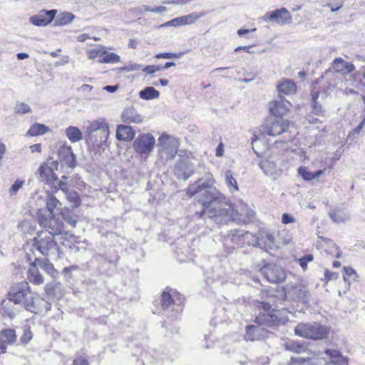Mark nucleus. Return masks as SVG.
I'll list each match as a JSON object with an SVG mask.
<instances>
[{"mask_svg":"<svg viewBox=\"0 0 365 365\" xmlns=\"http://www.w3.org/2000/svg\"><path fill=\"white\" fill-rule=\"evenodd\" d=\"M313 258L314 257L312 255H305L299 259V265L304 270H306L307 268L308 262L312 261Z\"/></svg>","mask_w":365,"mask_h":365,"instance_id":"nucleus-57","label":"nucleus"},{"mask_svg":"<svg viewBox=\"0 0 365 365\" xmlns=\"http://www.w3.org/2000/svg\"><path fill=\"white\" fill-rule=\"evenodd\" d=\"M121 120L127 124L140 123L143 118L138 113V110L133 106L125 108L122 114Z\"/></svg>","mask_w":365,"mask_h":365,"instance_id":"nucleus-26","label":"nucleus"},{"mask_svg":"<svg viewBox=\"0 0 365 365\" xmlns=\"http://www.w3.org/2000/svg\"><path fill=\"white\" fill-rule=\"evenodd\" d=\"M48 130L49 128L46 125L36 123L30 127L27 131V135L30 136H37L43 135L48 132Z\"/></svg>","mask_w":365,"mask_h":365,"instance_id":"nucleus-38","label":"nucleus"},{"mask_svg":"<svg viewBox=\"0 0 365 365\" xmlns=\"http://www.w3.org/2000/svg\"><path fill=\"white\" fill-rule=\"evenodd\" d=\"M256 31V29H240L237 31V35L240 37L250 38L251 35Z\"/></svg>","mask_w":365,"mask_h":365,"instance_id":"nucleus-59","label":"nucleus"},{"mask_svg":"<svg viewBox=\"0 0 365 365\" xmlns=\"http://www.w3.org/2000/svg\"><path fill=\"white\" fill-rule=\"evenodd\" d=\"M135 135V130L130 125H118L116 130V138L120 141H131Z\"/></svg>","mask_w":365,"mask_h":365,"instance_id":"nucleus-28","label":"nucleus"},{"mask_svg":"<svg viewBox=\"0 0 365 365\" xmlns=\"http://www.w3.org/2000/svg\"><path fill=\"white\" fill-rule=\"evenodd\" d=\"M142 68V65L132 63L128 65L120 67L119 68L120 72H131L135 71H140Z\"/></svg>","mask_w":365,"mask_h":365,"instance_id":"nucleus-53","label":"nucleus"},{"mask_svg":"<svg viewBox=\"0 0 365 365\" xmlns=\"http://www.w3.org/2000/svg\"><path fill=\"white\" fill-rule=\"evenodd\" d=\"M161 308L163 310H169L171 308V312L173 314L171 317L176 318L183 309L184 307V297L175 289L168 288L165 290L161 295Z\"/></svg>","mask_w":365,"mask_h":365,"instance_id":"nucleus-9","label":"nucleus"},{"mask_svg":"<svg viewBox=\"0 0 365 365\" xmlns=\"http://www.w3.org/2000/svg\"><path fill=\"white\" fill-rule=\"evenodd\" d=\"M298 173L306 181H310L314 179V173L309 172L304 167H299L298 169Z\"/></svg>","mask_w":365,"mask_h":365,"instance_id":"nucleus-51","label":"nucleus"},{"mask_svg":"<svg viewBox=\"0 0 365 365\" xmlns=\"http://www.w3.org/2000/svg\"><path fill=\"white\" fill-rule=\"evenodd\" d=\"M46 205L47 215H53L54 209L58 208L61 202L53 194L49 193L46 199Z\"/></svg>","mask_w":365,"mask_h":365,"instance_id":"nucleus-39","label":"nucleus"},{"mask_svg":"<svg viewBox=\"0 0 365 365\" xmlns=\"http://www.w3.org/2000/svg\"><path fill=\"white\" fill-rule=\"evenodd\" d=\"M26 258L30 262V267L28 270V279L30 282L34 284H41L43 282V277L40 274L37 260L32 261V257L30 254H26Z\"/></svg>","mask_w":365,"mask_h":365,"instance_id":"nucleus-25","label":"nucleus"},{"mask_svg":"<svg viewBox=\"0 0 365 365\" xmlns=\"http://www.w3.org/2000/svg\"><path fill=\"white\" fill-rule=\"evenodd\" d=\"M68 200L73 204L75 207H78L81 205V199L78 193L76 191H70L66 194Z\"/></svg>","mask_w":365,"mask_h":365,"instance_id":"nucleus-47","label":"nucleus"},{"mask_svg":"<svg viewBox=\"0 0 365 365\" xmlns=\"http://www.w3.org/2000/svg\"><path fill=\"white\" fill-rule=\"evenodd\" d=\"M25 183V180L17 179L14 183L10 187L9 192L11 196L16 195L18 191L23 187Z\"/></svg>","mask_w":365,"mask_h":365,"instance_id":"nucleus-52","label":"nucleus"},{"mask_svg":"<svg viewBox=\"0 0 365 365\" xmlns=\"http://www.w3.org/2000/svg\"><path fill=\"white\" fill-rule=\"evenodd\" d=\"M289 122L283 118L274 117L267 120L263 125V132L269 136H277L287 131Z\"/></svg>","mask_w":365,"mask_h":365,"instance_id":"nucleus-14","label":"nucleus"},{"mask_svg":"<svg viewBox=\"0 0 365 365\" xmlns=\"http://www.w3.org/2000/svg\"><path fill=\"white\" fill-rule=\"evenodd\" d=\"M291 103L282 96L269 103V111L271 114L277 118H283L289 112Z\"/></svg>","mask_w":365,"mask_h":365,"instance_id":"nucleus-18","label":"nucleus"},{"mask_svg":"<svg viewBox=\"0 0 365 365\" xmlns=\"http://www.w3.org/2000/svg\"><path fill=\"white\" fill-rule=\"evenodd\" d=\"M109 126L104 118H98L89 122L86 127V140L93 145L102 146L109 136Z\"/></svg>","mask_w":365,"mask_h":365,"instance_id":"nucleus-7","label":"nucleus"},{"mask_svg":"<svg viewBox=\"0 0 365 365\" xmlns=\"http://www.w3.org/2000/svg\"><path fill=\"white\" fill-rule=\"evenodd\" d=\"M214 183L213 177L210 175L207 182L200 178L187 188V195L190 197L197 195L198 202L202 205L201 211L207 210L220 200H225V197L213 187Z\"/></svg>","mask_w":365,"mask_h":365,"instance_id":"nucleus-2","label":"nucleus"},{"mask_svg":"<svg viewBox=\"0 0 365 365\" xmlns=\"http://www.w3.org/2000/svg\"><path fill=\"white\" fill-rule=\"evenodd\" d=\"M178 247H176L175 251L178 260L182 262L190 259L192 256L195 248L183 239L178 240Z\"/></svg>","mask_w":365,"mask_h":365,"instance_id":"nucleus-23","label":"nucleus"},{"mask_svg":"<svg viewBox=\"0 0 365 365\" xmlns=\"http://www.w3.org/2000/svg\"><path fill=\"white\" fill-rule=\"evenodd\" d=\"M16 304L9 298L3 299L0 304L2 317L9 318V319H14L19 312L15 307Z\"/></svg>","mask_w":365,"mask_h":365,"instance_id":"nucleus-27","label":"nucleus"},{"mask_svg":"<svg viewBox=\"0 0 365 365\" xmlns=\"http://www.w3.org/2000/svg\"><path fill=\"white\" fill-rule=\"evenodd\" d=\"M269 291L266 299L259 302L257 307L262 309V312L256 316L255 322L261 324H266L268 327L279 326L284 324L288 320V314L290 313L287 309H277L278 304H282L287 298L284 291L279 292L277 295Z\"/></svg>","mask_w":365,"mask_h":365,"instance_id":"nucleus-1","label":"nucleus"},{"mask_svg":"<svg viewBox=\"0 0 365 365\" xmlns=\"http://www.w3.org/2000/svg\"><path fill=\"white\" fill-rule=\"evenodd\" d=\"M32 338H33V334H32L30 328L25 327L24 329L23 334L20 338L21 344L26 345L30 342V341L32 339Z\"/></svg>","mask_w":365,"mask_h":365,"instance_id":"nucleus-50","label":"nucleus"},{"mask_svg":"<svg viewBox=\"0 0 365 365\" xmlns=\"http://www.w3.org/2000/svg\"><path fill=\"white\" fill-rule=\"evenodd\" d=\"M202 16V14L192 13L186 16H180L182 24H191L197 19H200Z\"/></svg>","mask_w":365,"mask_h":365,"instance_id":"nucleus-48","label":"nucleus"},{"mask_svg":"<svg viewBox=\"0 0 365 365\" xmlns=\"http://www.w3.org/2000/svg\"><path fill=\"white\" fill-rule=\"evenodd\" d=\"M329 216L336 224L344 223L350 219L349 215L341 209H332L329 211Z\"/></svg>","mask_w":365,"mask_h":365,"instance_id":"nucleus-32","label":"nucleus"},{"mask_svg":"<svg viewBox=\"0 0 365 365\" xmlns=\"http://www.w3.org/2000/svg\"><path fill=\"white\" fill-rule=\"evenodd\" d=\"M293 294L298 301H300L304 304H307L309 302V294L305 289L295 288L293 290Z\"/></svg>","mask_w":365,"mask_h":365,"instance_id":"nucleus-44","label":"nucleus"},{"mask_svg":"<svg viewBox=\"0 0 365 365\" xmlns=\"http://www.w3.org/2000/svg\"><path fill=\"white\" fill-rule=\"evenodd\" d=\"M72 365H88V361L84 357L80 356L73 360Z\"/></svg>","mask_w":365,"mask_h":365,"instance_id":"nucleus-64","label":"nucleus"},{"mask_svg":"<svg viewBox=\"0 0 365 365\" xmlns=\"http://www.w3.org/2000/svg\"><path fill=\"white\" fill-rule=\"evenodd\" d=\"M344 6V2L342 1H337L335 3H327L325 6L329 8L331 12H336L341 9Z\"/></svg>","mask_w":365,"mask_h":365,"instance_id":"nucleus-58","label":"nucleus"},{"mask_svg":"<svg viewBox=\"0 0 365 365\" xmlns=\"http://www.w3.org/2000/svg\"><path fill=\"white\" fill-rule=\"evenodd\" d=\"M264 278L271 283L282 282L286 278L284 269L277 264H267L261 269Z\"/></svg>","mask_w":365,"mask_h":365,"instance_id":"nucleus-17","label":"nucleus"},{"mask_svg":"<svg viewBox=\"0 0 365 365\" xmlns=\"http://www.w3.org/2000/svg\"><path fill=\"white\" fill-rule=\"evenodd\" d=\"M159 96V91L152 86H147L139 93L140 98L144 100L155 99L158 98Z\"/></svg>","mask_w":365,"mask_h":365,"instance_id":"nucleus-37","label":"nucleus"},{"mask_svg":"<svg viewBox=\"0 0 365 365\" xmlns=\"http://www.w3.org/2000/svg\"><path fill=\"white\" fill-rule=\"evenodd\" d=\"M262 19L269 23H275L279 25H285L291 23L292 16L286 8L267 11Z\"/></svg>","mask_w":365,"mask_h":365,"instance_id":"nucleus-16","label":"nucleus"},{"mask_svg":"<svg viewBox=\"0 0 365 365\" xmlns=\"http://www.w3.org/2000/svg\"><path fill=\"white\" fill-rule=\"evenodd\" d=\"M285 349L296 354H301L307 351V346L304 343L291 341L285 344Z\"/></svg>","mask_w":365,"mask_h":365,"instance_id":"nucleus-41","label":"nucleus"},{"mask_svg":"<svg viewBox=\"0 0 365 365\" xmlns=\"http://www.w3.org/2000/svg\"><path fill=\"white\" fill-rule=\"evenodd\" d=\"M158 154L160 159L164 162L173 160L178 153L179 141L177 138L163 134L158 138Z\"/></svg>","mask_w":365,"mask_h":365,"instance_id":"nucleus-11","label":"nucleus"},{"mask_svg":"<svg viewBox=\"0 0 365 365\" xmlns=\"http://www.w3.org/2000/svg\"><path fill=\"white\" fill-rule=\"evenodd\" d=\"M224 274L225 272L222 267L220 266H216L215 267L212 268L210 273H207L205 279L206 283L209 285L214 283L215 284V287L222 285L223 281L221 279Z\"/></svg>","mask_w":365,"mask_h":365,"instance_id":"nucleus-29","label":"nucleus"},{"mask_svg":"<svg viewBox=\"0 0 365 365\" xmlns=\"http://www.w3.org/2000/svg\"><path fill=\"white\" fill-rule=\"evenodd\" d=\"M62 218L72 227H75L77 223V217L73 215H71L68 212H63L61 213Z\"/></svg>","mask_w":365,"mask_h":365,"instance_id":"nucleus-49","label":"nucleus"},{"mask_svg":"<svg viewBox=\"0 0 365 365\" xmlns=\"http://www.w3.org/2000/svg\"><path fill=\"white\" fill-rule=\"evenodd\" d=\"M277 91L279 96L292 94L296 91V85L292 81L285 79L277 84Z\"/></svg>","mask_w":365,"mask_h":365,"instance_id":"nucleus-33","label":"nucleus"},{"mask_svg":"<svg viewBox=\"0 0 365 365\" xmlns=\"http://www.w3.org/2000/svg\"><path fill=\"white\" fill-rule=\"evenodd\" d=\"M188 51H184L180 52H166V53H160L155 56L157 58H179L182 57L185 53H186Z\"/></svg>","mask_w":365,"mask_h":365,"instance_id":"nucleus-46","label":"nucleus"},{"mask_svg":"<svg viewBox=\"0 0 365 365\" xmlns=\"http://www.w3.org/2000/svg\"><path fill=\"white\" fill-rule=\"evenodd\" d=\"M312 112L315 114V115H321L323 113L324 110H323V108L322 107V106L320 104H319L317 102H315L314 103H312Z\"/></svg>","mask_w":365,"mask_h":365,"instance_id":"nucleus-61","label":"nucleus"},{"mask_svg":"<svg viewBox=\"0 0 365 365\" xmlns=\"http://www.w3.org/2000/svg\"><path fill=\"white\" fill-rule=\"evenodd\" d=\"M259 166L263 171L264 174L267 176H269L276 178L277 174L276 164L269 160H263L259 163Z\"/></svg>","mask_w":365,"mask_h":365,"instance_id":"nucleus-31","label":"nucleus"},{"mask_svg":"<svg viewBox=\"0 0 365 365\" xmlns=\"http://www.w3.org/2000/svg\"><path fill=\"white\" fill-rule=\"evenodd\" d=\"M9 297L16 304H23L25 309L34 314L40 311L39 306L36 304V296L30 290L27 282H24L16 287H13L8 294Z\"/></svg>","mask_w":365,"mask_h":365,"instance_id":"nucleus-4","label":"nucleus"},{"mask_svg":"<svg viewBox=\"0 0 365 365\" xmlns=\"http://www.w3.org/2000/svg\"><path fill=\"white\" fill-rule=\"evenodd\" d=\"M324 277L328 281L336 279L338 274L327 269L324 272Z\"/></svg>","mask_w":365,"mask_h":365,"instance_id":"nucleus-63","label":"nucleus"},{"mask_svg":"<svg viewBox=\"0 0 365 365\" xmlns=\"http://www.w3.org/2000/svg\"><path fill=\"white\" fill-rule=\"evenodd\" d=\"M257 325H249L246 328L245 339L246 341H257L265 338L268 334L267 330L262 327L263 324L257 323ZM264 326H267L264 324Z\"/></svg>","mask_w":365,"mask_h":365,"instance_id":"nucleus-22","label":"nucleus"},{"mask_svg":"<svg viewBox=\"0 0 365 365\" xmlns=\"http://www.w3.org/2000/svg\"><path fill=\"white\" fill-rule=\"evenodd\" d=\"M237 212L225 199L220 200L207 210L197 212L195 217L199 219L208 217L216 224L223 225L234 221Z\"/></svg>","mask_w":365,"mask_h":365,"instance_id":"nucleus-3","label":"nucleus"},{"mask_svg":"<svg viewBox=\"0 0 365 365\" xmlns=\"http://www.w3.org/2000/svg\"><path fill=\"white\" fill-rule=\"evenodd\" d=\"M195 171L194 164L188 158L179 159L174 168V174L178 180H187Z\"/></svg>","mask_w":365,"mask_h":365,"instance_id":"nucleus-15","label":"nucleus"},{"mask_svg":"<svg viewBox=\"0 0 365 365\" xmlns=\"http://www.w3.org/2000/svg\"><path fill=\"white\" fill-rule=\"evenodd\" d=\"M295 221V219L294 217H292L291 215L289 214H287V213H284L282 215V222L283 224H289V223H292V222H294Z\"/></svg>","mask_w":365,"mask_h":365,"instance_id":"nucleus-62","label":"nucleus"},{"mask_svg":"<svg viewBox=\"0 0 365 365\" xmlns=\"http://www.w3.org/2000/svg\"><path fill=\"white\" fill-rule=\"evenodd\" d=\"M325 354L330 357L332 364L348 365V359L342 356L339 351L327 349L325 350Z\"/></svg>","mask_w":365,"mask_h":365,"instance_id":"nucleus-30","label":"nucleus"},{"mask_svg":"<svg viewBox=\"0 0 365 365\" xmlns=\"http://www.w3.org/2000/svg\"><path fill=\"white\" fill-rule=\"evenodd\" d=\"M162 69L160 66L158 65H151V66H146L145 67L142 66V68L140 70L143 71V72L145 73L148 75H151L157 71H159Z\"/></svg>","mask_w":365,"mask_h":365,"instance_id":"nucleus-56","label":"nucleus"},{"mask_svg":"<svg viewBox=\"0 0 365 365\" xmlns=\"http://www.w3.org/2000/svg\"><path fill=\"white\" fill-rule=\"evenodd\" d=\"M65 135L73 143H77L83 139V133L76 126L70 125L65 129Z\"/></svg>","mask_w":365,"mask_h":365,"instance_id":"nucleus-34","label":"nucleus"},{"mask_svg":"<svg viewBox=\"0 0 365 365\" xmlns=\"http://www.w3.org/2000/svg\"><path fill=\"white\" fill-rule=\"evenodd\" d=\"M34 260H37V265L38 267H40L42 269H43L45 272H46L49 274H53L55 269L53 267V265L52 263H51L48 259H38L35 258Z\"/></svg>","mask_w":365,"mask_h":365,"instance_id":"nucleus-43","label":"nucleus"},{"mask_svg":"<svg viewBox=\"0 0 365 365\" xmlns=\"http://www.w3.org/2000/svg\"><path fill=\"white\" fill-rule=\"evenodd\" d=\"M225 184L231 192H234L239 190L238 185L236 179L233 177V173L231 170H226L225 173Z\"/></svg>","mask_w":365,"mask_h":365,"instance_id":"nucleus-40","label":"nucleus"},{"mask_svg":"<svg viewBox=\"0 0 365 365\" xmlns=\"http://www.w3.org/2000/svg\"><path fill=\"white\" fill-rule=\"evenodd\" d=\"M120 61V56L115 53H103L98 60L101 63H117Z\"/></svg>","mask_w":365,"mask_h":365,"instance_id":"nucleus-42","label":"nucleus"},{"mask_svg":"<svg viewBox=\"0 0 365 365\" xmlns=\"http://www.w3.org/2000/svg\"><path fill=\"white\" fill-rule=\"evenodd\" d=\"M155 139L150 133H141L133 141L134 150L140 155H148L154 148Z\"/></svg>","mask_w":365,"mask_h":365,"instance_id":"nucleus-13","label":"nucleus"},{"mask_svg":"<svg viewBox=\"0 0 365 365\" xmlns=\"http://www.w3.org/2000/svg\"><path fill=\"white\" fill-rule=\"evenodd\" d=\"M343 272L344 281L349 287L352 282L357 281L359 275L354 268L345 266L343 267Z\"/></svg>","mask_w":365,"mask_h":365,"instance_id":"nucleus-36","label":"nucleus"},{"mask_svg":"<svg viewBox=\"0 0 365 365\" xmlns=\"http://www.w3.org/2000/svg\"><path fill=\"white\" fill-rule=\"evenodd\" d=\"M58 160L68 168H74L76 166V157L72 148L66 143L61 145L58 150Z\"/></svg>","mask_w":365,"mask_h":365,"instance_id":"nucleus-19","label":"nucleus"},{"mask_svg":"<svg viewBox=\"0 0 365 365\" xmlns=\"http://www.w3.org/2000/svg\"><path fill=\"white\" fill-rule=\"evenodd\" d=\"M17 339L15 329H4L0 331V352L6 353L7 346L13 345Z\"/></svg>","mask_w":365,"mask_h":365,"instance_id":"nucleus-24","label":"nucleus"},{"mask_svg":"<svg viewBox=\"0 0 365 365\" xmlns=\"http://www.w3.org/2000/svg\"><path fill=\"white\" fill-rule=\"evenodd\" d=\"M75 19V15L71 12H61L57 15L54 20L55 26H66L71 23Z\"/></svg>","mask_w":365,"mask_h":365,"instance_id":"nucleus-35","label":"nucleus"},{"mask_svg":"<svg viewBox=\"0 0 365 365\" xmlns=\"http://www.w3.org/2000/svg\"><path fill=\"white\" fill-rule=\"evenodd\" d=\"M61 235V243L64 246L69 248H72L74 246L75 236L72 234L63 232Z\"/></svg>","mask_w":365,"mask_h":365,"instance_id":"nucleus-45","label":"nucleus"},{"mask_svg":"<svg viewBox=\"0 0 365 365\" xmlns=\"http://www.w3.org/2000/svg\"><path fill=\"white\" fill-rule=\"evenodd\" d=\"M256 240L255 235L248 231L231 230L224 237V244H232V248L241 247L245 245L253 246Z\"/></svg>","mask_w":365,"mask_h":365,"instance_id":"nucleus-12","label":"nucleus"},{"mask_svg":"<svg viewBox=\"0 0 365 365\" xmlns=\"http://www.w3.org/2000/svg\"><path fill=\"white\" fill-rule=\"evenodd\" d=\"M56 13V9L41 10L36 15L31 16L29 21L36 26H46L55 19Z\"/></svg>","mask_w":365,"mask_h":365,"instance_id":"nucleus-20","label":"nucleus"},{"mask_svg":"<svg viewBox=\"0 0 365 365\" xmlns=\"http://www.w3.org/2000/svg\"><path fill=\"white\" fill-rule=\"evenodd\" d=\"M36 304H38L40 308V311L38 312H41L43 310V307L46 312L48 311L51 308V305L49 302L45 301L43 299L40 298L38 297H36L35 298Z\"/></svg>","mask_w":365,"mask_h":365,"instance_id":"nucleus-55","label":"nucleus"},{"mask_svg":"<svg viewBox=\"0 0 365 365\" xmlns=\"http://www.w3.org/2000/svg\"><path fill=\"white\" fill-rule=\"evenodd\" d=\"M15 112L16 113L25 114L31 112V109L28 104L19 103L16 105Z\"/></svg>","mask_w":365,"mask_h":365,"instance_id":"nucleus-54","label":"nucleus"},{"mask_svg":"<svg viewBox=\"0 0 365 365\" xmlns=\"http://www.w3.org/2000/svg\"><path fill=\"white\" fill-rule=\"evenodd\" d=\"M53 237L46 232H38L33 240V247L42 255L52 259H57L60 257V252L58 243L54 240Z\"/></svg>","mask_w":365,"mask_h":365,"instance_id":"nucleus-6","label":"nucleus"},{"mask_svg":"<svg viewBox=\"0 0 365 365\" xmlns=\"http://www.w3.org/2000/svg\"><path fill=\"white\" fill-rule=\"evenodd\" d=\"M330 332V328L318 322L300 323L294 329L296 335L301 337L322 340L326 339Z\"/></svg>","mask_w":365,"mask_h":365,"instance_id":"nucleus-8","label":"nucleus"},{"mask_svg":"<svg viewBox=\"0 0 365 365\" xmlns=\"http://www.w3.org/2000/svg\"><path fill=\"white\" fill-rule=\"evenodd\" d=\"M255 237L256 240H255L254 245L255 247L267 251L276 247L274 236L267 232H259L257 235H255Z\"/></svg>","mask_w":365,"mask_h":365,"instance_id":"nucleus-21","label":"nucleus"},{"mask_svg":"<svg viewBox=\"0 0 365 365\" xmlns=\"http://www.w3.org/2000/svg\"><path fill=\"white\" fill-rule=\"evenodd\" d=\"M355 69V66L351 62L344 61L341 58H336L332 63L331 68L327 71L324 78L330 79L327 88L334 90L342 81V77L350 73Z\"/></svg>","mask_w":365,"mask_h":365,"instance_id":"nucleus-5","label":"nucleus"},{"mask_svg":"<svg viewBox=\"0 0 365 365\" xmlns=\"http://www.w3.org/2000/svg\"><path fill=\"white\" fill-rule=\"evenodd\" d=\"M306 359L301 356H292L290 359L291 365H302Z\"/></svg>","mask_w":365,"mask_h":365,"instance_id":"nucleus-60","label":"nucleus"},{"mask_svg":"<svg viewBox=\"0 0 365 365\" xmlns=\"http://www.w3.org/2000/svg\"><path fill=\"white\" fill-rule=\"evenodd\" d=\"M37 220L39 225L48 234L52 236L60 235L64 231L63 220L53 215H47L45 209H39L37 212Z\"/></svg>","mask_w":365,"mask_h":365,"instance_id":"nucleus-10","label":"nucleus"}]
</instances>
